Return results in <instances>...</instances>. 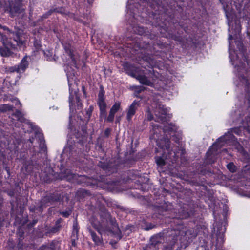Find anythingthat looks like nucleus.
I'll list each match as a JSON object with an SVG mask.
<instances>
[{"instance_id":"obj_1","label":"nucleus","mask_w":250,"mask_h":250,"mask_svg":"<svg viewBox=\"0 0 250 250\" xmlns=\"http://www.w3.org/2000/svg\"><path fill=\"white\" fill-rule=\"evenodd\" d=\"M100 222L92 217L90 222L93 227L101 235H117L121 238V231L116 220L110 214L104 211L100 215Z\"/></svg>"},{"instance_id":"obj_2","label":"nucleus","mask_w":250,"mask_h":250,"mask_svg":"<svg viewBox=\"0 0 250 250\" xmlns=\"http://www.w3.org/2000/svg\"><path fill=\"white\" fill-rule=\"evenodd\" d=\"M22 31L19 30L15 33L5 26L0 25V39L4 46L0 47V54L2 56H8L10 54V48H15L16 45H21L24 41L21 36Z\"/></svg>"},{"instance_id":"obj_3","label":"nucleus","mask_w":250,"mask_h":250,"mask_svg":"<svg viewBox=\"0 0 250 250\" xmlns=\"http://www.w3.org/2000/svg\"><path fill=\"white\" fill-rule=\"evenodd\" d=\"M162 142L158 143L159 145V147L161 148L164 151V154H163L162 157H156V162L157 165L159 166H163L165 165V162L164 159V158L165 157V155L168 153V155L172 154L171 152L169 151L170 148V145L169 141L168 139H165L164 140L161 141Z\"/></svg>"},{"instance_id":"obj_4","label":"nucleus","mask_w":250,"mask_h":250,"mask_svg":"<svg viewBox=\"0 0 250 250\" xmlns=\"http://www.w3.org/2000/svg\"><path fill=\"white\" fill-rule=\"evenodd\" d=\"M233 138L234 136L231 133L228 132L225 134L224 136L218 139V141L212 146L209 151L207 152V154L208 155L213 154L215 151L217 150V147H220L223 145V143H228V142L230 139L233 140Z\"/></svg>"},{"instance_id":"obj_5","label":"nucleus","mask_w":250,"mask_h":250,"mask_svg":"<svg viewBox=\"0 0 250 250\" xmlns=\"http://www.w3.org/2000/svg\"><path fill=\"white\" fill-rule=\"evenodd\" d=\"M11 16H15L23 12L24 9L21 7L20 4H16L13 2L9 3V8L7 9Z\"/></svg>"},{"instance_id":"obj_6","label":"nucleus","mask_w":250,"mask_h":250,"mask_svg":"<svg viewBox=\"0 0 250 250\" xmlns=\"http://www.w3.org/2000/svg\"><path fill=\"white\" fill-rule=\"evenodd\" d=\"M139 106V103L136 101H134L128 108L127 113V119L130 121L132 116L135 114L137 109Z\"/></svg>"},{"instance_id":"obj_7","label":"nucleus","mask_w":250,"mask_h":250,"mask_svg":"<svg viewBox=\"0 0 250 250\" xmlns=\"http://www.w3.org/2000/svg\"><path fill=\"white\" fill-rule=\"evenodd\" d=\"M167 109L166 108H165L163 105L159 104L156 107V108L154 111V113L156 117L161 119V120H162L167 114Z\"/></svg>"},{"instance_id":"obj_8","label":"nucleus","mask_w":250,"mask_h":250,"mask_svg":"<svg viewBox=\"0 0 250 250\" xmlns=\"http://www.w3.org/2000/svg\"><path fill=\"white\" fill-rule=\"evenodd\" d=\"M27 57H24L21 61L19 65H17L19 69L20 73L23 72L28 65V62L27 60Z\"/></svg>"},{"instance_id":"obj_9","label":"nucleus","mask_w":250,"mask_h":250,"mask_svg":"<svg viewBox=\"0 0 250 250\" xmlns=\"http://www.w3.org/2000/svg\"><path fill=\"white\" fill-rule=\"evenodd\" d=\"M89 231L93 241L96 245H99L102 244L103 240L99 236H97L95 232H93L91 229H89Z\"/></svg>"},{"instance_id":"obj_10","label":"nucleus","mask_w":250,"mask_h":250,"mask_svg":"<svg viewBox=\"0 0 250 250\" xmlns=\"http://www.w3.org/2000/svg\"><path fill=\"white\" fill-rule=\"evenodd\" d=\"M177 129L175 125H169L168 127L165 126L164 128V130L165 132H167L172 137L174 136V132L176 131Z\"/></svg>"},{"instance_id":"obj_11","label":"nucleus","mask_w":250,"mask_h":250,"mask_svg":"<svg viewBox=\"0 0 250 250\" xmlns=\"http://www.w3.org/2000/svg\"><path fill=\"white\" fill-rule=\"evenodd\" d=\"M69 107H70V111L73 109V96L76 94V91H74L73 92L72 90L70 88V84H69Z\"/></svg>"},{"instance_id":"obj_12","label":"nucleus","mask_w":250,"mask_h":250,"mask_svg":"<svg viewBox=\"0 0 250 250\" xmlns=\"http://www.w3.org/2000/svg\"><path fill=\"white\" fill-rule=\"evenodd\" d=\"M232 40V36L231 35H229V37L228 38V40L229 41V57L231 60V62L234 61L235 60V57L234 56L233 54H234V51L230 48V41Z\"/></svg>"},{"instance_id":"obj_13","label":"nucleus","mask_w":250,"mask_h":250,"mask_svg":"<svg viewBox=\"0 0 250 250\" xmlns=\"http://www.w3.org/2000/svg\"><path fill=\"white\" fill-rule=\"evenodd\" d=\"M137 79L139 80L140 83L142 84L147 85H150L151 84V83L145 76H138L137 77Z\"/></svg>"},{"instance_id":"obj_14","label":"nucleus","mask_w":250,"mask_h":250,"mask_svg":"<svg viewBox=\"0 0 250 250\" xmlns=\"http://www.w3.org/2000/svg\"><path fill=\"white\" fill-rule=\"evenodd\" d=\"M64 48L66 52L68 54L70 57L71 58L72 61L73 62V63L75 64H76V60H75L74 58L73 57V55L72 53V50L71 49L70 46H65L64 45Z\"/></svg>"},{"instance_id":"obj_15","label":"nucleus","mask_w":250,"mask_h":250,"mask_svg":"<svg viewBox=\"0 0 250 250\" xmlns=\"http://www.w3.org/2000/svg\"><path fill=\"white\" fill-rule=\"evenodd\" d=\"M121 103L120 102H116L111 107L110 112L115 114L120 108Z\"/></svg>"},{"instance_id":"obj_16","label":"nucleus","mask_w":250,"mask_h":250,"mask_svg":"<svg viewBox=\"0 0 250 250\" xmlns=\"http://www.w3.org/2000/svg\"><path fill=\"white\" fill-rule=\"evenodd\" d=\"M98 103L101 111L102 112H104L105 110L106 106L104 101H104H98Z\"/></svg>"},{"instance_id":"obj_17","label":"nucleus","mask_w":250,"mask_h":250,"mask_svg":"<svg viewBox=\"0 0 250 250\" xmlns=\"http://www.w3.org/2000/svg\"><path fill=\"white\" fill-rule=\"evenodd\" d=\"M227 168L232 172H233L235 171L236 167L235 165L232 163H230L227 165Z\"/></svg>"},{"instance_id":"obj_18","label":"nucleus","mask_w":250,"mask_h":250,"mask_svg":"<svg viewBox=\"0 0 250 250\" xmlns=\"http://www.w3.org/2000/svg\"><path fill=\"white\" fill-rule=\"evenodd\" d=\"M104 100V91L103 90L101 89L98 94V101Z\"/></svg>"},{"instance_id":"obj_19","label":"nucleus","mask_w":250,"mask_h":250,"mask_svg":"<svg viewBox=\"0 0 250 250\" xmlns=\"http://www.w3.org/2000/svg\"><path fill=\"white\" fill-rule=\"evenodd\" d=\"M9 71L10 72H17V73H20L18 66H15L9 68Z\"/></svg>"},{"instance_id":"obj_20","label":"nucleus","mask_w":250,"mask_h":250,"mask_svg":"<svg viewBox=\"0 0 250 250\" xmlns=\"http://www.w3.org/2000/svg\"><path fill=\"white\" fill-rule=\"evenodd\" d=\"M114 114L109 112V114L107 118V120L109 122H112L114 118Z\"/></svg>"},{"instance_id":"obj_21","label":"nucleus","mask_w":250,"mask_h":250,"mask_svg":"<svg viewBox=\"0 0 250 250\" xmlns=\"http://www.w3.org/2000/svg\"><path fill=\"white\" fill-rule=\"evenodd\" d=\"M146 116L148 120H151L153 119L152 115L151 114L149 110H148L147 111Z\"/></svg>"},{"instance_id":"obj_22","label":"nucleus","mask_w":250,"mask_h":250,"mask_svg":"<svg viewBox=\"0 0 250 250\" xmlns=\"http://www.w3.org/2000/svg\"><path fill=\"white\" fill-rule=\"evenodd\" d=\"M138 32L139 34L143 35L144 33V29L143 27H138Z\"/></svg>"},{"instance_id":"obj_23","label":"nucleus","mask_w":250,"mask_h":250,"mask_svg":"<svg viewBox=\"0 0 250 250\" xmlns=\"http://www.w3.org/2000/svg\"><path fill=\"white\" fill-rule=\"evenodd\" d=\"M73 231L74 232H76V233H77L78 231V229L77 228V224L76 223H74L73 224Z\"/></svg>"},{"instance_id":"obj_24","label":"nucleus","mask_w":250,"mask_h":250,"mask_svg":"<svg viewBox=\"0 0 250 250\" xmlns=\"http://www.w3.org/2000/svg\"><path fill=\"white\" fill-rule=\"evenodd\" d=\"M4 106H5L6 107V109H7L8 110L11 109V107L10 106H8L7 105H5Z\"/></svg>"},{"instance_id":"obj_25","label":"nucleus","mask_w":250,"mask_h":250,"mask_svg":"<svg viewBox=\"0 0 250 250\" xmlns=\"http://www.w3.org/2000/svg\"><path fill=\"white\" fill-rule=\"evenodd\" d=\"M132 1L133 0H129L128 2L129 4L131 5L132 4Z\"/></svg>"},{"instance_id":"obj_26","label":"nucleus","mask_w":250,"mask_h":250,"mask_svg":"<svg viewBox=\"0 0 250 250\" xmlns=\"http://www.w3.org/2000/svg\"><path fill=\"white\" fill-rule=\"evenodd\" d=\"M46 248V246H42V250H45V249Z\"/></svg>"},{"instance_id":"obj_27","label":"nucleus","mask_w":250,"mask_h":250,"mask_svg":"<svg viewBox=\"0 0 250 250\" xmlns=\"http://www.w3.org/2000/svg\"><path fill=\"white\" fill-rule=\"evenodd\" d=\"M240 32V28L239 27H237V32L239 33Z\"/></svg>"},{"instance_id":"obj_28","label":"nucleus","mask_w":250,"mask_h":250,"mask_svg":"<svg viewBox=\"0 0 250 250\" xmlns=\"http://www.w3.org/2000/svg\"><path fill=\"white\" fill-rule=\"evenodd\" d=\"M63 214L64 216H65V217H67V215H68V214L67 213H63Z\"/></svg>"},{"instance_id":"obj_29","label":"nucleus","mask_w":250,"mask_h":250,"mask_svg":"<svg viewBox=\"0 0 250 250\" xmlns=\"http://www.w3.org/2000/svg\"><path fill=\"white\" fill-rule=\"evenodd\" d=\"M88 2L91 4L92 2V0H87Z\"/></svg>"},{"instance_id":"obj_30","label":"nucleus","mask_w":250,"mask_h":250,"mask_svg":"<svg viewBox=\"0 0 250 250\" xmlns=\"http://www.w3.org/2000/svg\"><path fill=\"white\" fill-rule=\"evenodd\" d=\"M236 146H237V148H239V145L238 143H236Z\"/></svg>"},{"instance_id":"obj_31","label":"nucleus","mask_w":250,"mask_h":250,"mask_svg":"<svg viewBox=\"0 0 250 250\" xmlns=\"http://www.w3.org/2000/svg\"><path fill=\"white\" fill-rule=\"evenodd\" d=\"M239 147H240V149H241V151L243 152V148L240 146H239Z\"/></svg>"},{"instance_id":"obj_32","label":"nucleus","mask_w":250,"mask_h":250,"mask_svg":"<svg viewBox=\"0 0 250 250\" xmlns=\"http://www.w3.org/2000/svg\"><path fill=\"white\" fill-rule=\"evenodd\" d=\"M221 232H220V233H223V232H224V229H222V230H221Z\"/></svg>"},{"instance_id":"obj_33","label":"nucleus","mask_w":250,"mask_h":250,"mask_svg":"<svg viewBox=\"0 0 250 250\" xmlns=\"http://www.w3.org/2000/svg\"><path fill=\"white\" fill-rule=\"evenodd\" d=\"M16 102H17V103H18V104H20V103L19 102V101H18L16 100Z\"/></svg>"},{"instance_id":"obj_34","label":"nucleus","mask_w":250,"mask_h":250,"mask_svg":"<svg viewBox=\"0 0 250 250\" xmlns=\"http://www.w3.org/2000/svg\"><path fill=\"white\" fill-rule=\"evenodd\" d=\"M105 133H108V130H106Z\"/></svg>"},{"instance_id":"obj_35","label":"nucleus","mask_w":250,"mask_h":250,"mask_svg":"<svg viewBox=\"0 0 250 250\" xmlns=\"http://www.w3.org/2000/svg\"><path fill=\"white\" fill-rule=\"evenodd\" d=\"M105 133H108V130H106Z\"/></svg>"},{"instance_id":"obj_36","label":"nucleus","mask_w":250,"mask_h":250,"mask_svg":"<svg viewBox=\"0 0 250 250\" xmlns=\"http://www.w3.org/2000/svg\"><path fill=\"white\" fill-rule=\"evenodd\" d=\"M176 155V154L175 153V152H174V156H175Z\"/></svg>"}]
</instances>
